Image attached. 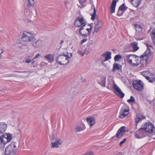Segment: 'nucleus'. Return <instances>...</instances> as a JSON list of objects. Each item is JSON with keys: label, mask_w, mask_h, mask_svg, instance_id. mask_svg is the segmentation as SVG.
<instances>
[{"label": "nucleus", "mask_w": 155, "mask_h": 155, "mask_svg": "<svg viewBox=\"0 0 155 155\" xmlns=\"http://www.w3.org/2000/svg\"><path fill=\"white\" fill-rule=\"evenodd\" d=\"M146 132L143 127L139 129L135 133V135L136 138L140 139L143 138L145 136Z\"/></svg>", "instance_id": "nucleus-9"}, {"label": "nucleus", "mask_w": 155, "mask_h": 155, "mask_svg": "<svg viewBox=\"0 0 155 155\" xmlns=\"http://www.w3.org/2000/svg\"><path fill=\"white\" fill-rule=\"evenodd\" d=\"M44 58L50 62H52L54 61V57L51 54L46 55L44 56Z\"/></svg>", "instance_id": "nucleus-30"}, {"label": "nucleus", "mask_w": 155, "mask_h": 155, "mask_svg": "<svg viewBox=\"0 0 155 155\" xmlns=\"http://www.w3.org/2000/svg\"><path fill=\"white\" fill-rule=\"evenodd\" d=\"M115 137V136H113V137H112V138H114V137Z\"/></svg>", "instance_id": "nucleus-58"}, {"label": "nucleus", "mask_w": 155, "mask_h": 155, "mask_svg": "<svg viewBox=\"0 0 155 155\" xmlns=\"http://www.w3.org/2000/svg\"><path fill=\"white\" fill-rule=\"evenodd\" d=\"M62 143V141L61 140L56 139L54 142L51 143V148H58L59 147V145L61 144Z\"/></svg>", "instance_id": "nucleus-18"}, {"label": "nucleus", "mask_w": 155, "mask_h": 155, "mask_svg": "<svg viewBox=\"0 0 155 155\" xmlns=\"http://www.w3.org/2000/svg\"><path fill=\"white\" fill-rule=\"evenodd\" d=\"M139 59H138V60H137V59H134V60H135V61H138V60H139Z\"/></svg>", "instance_id": "nucleus-57"}, {"label": "nucleus", "mask_w": 155, "mask_h": 155, "mask_svg": "<svg viewBox=\"0 0 155 155\" xmlns=\"http://www.w3.org/2000/svg\"><path fill=\"white\" fill-rule=\"evenodd\" d=\"M17 76L15 74H11L9 75V77H16Z\"/></svg>", "instance_id": "nucleus-54"}, {"label": "nucleus", "mask_w": 155, "mask_h": 155, "mask_svg": "<svg viewBox=\"0 0 155 155\" xmlns=\"http://www.w3.org/2000/svg\"><path fill=\"white\" fill-rule=\"evenodd\" d=\"M147 48L148 49V50L146 51L145 52H147V54L149 52L150 53V52H151L150 51V48H152V46L150 45H148L147 44Z\"/></svg>", "instance_id": "nucleus-40"}, {"label": "nucleus", "mask_w": 155, "mask_h": 155, "mask_svg": "<svg viewBox=\"0 0 155 155\" xmlns=\"http://www.w3.org/2000/svg\"><path fill=\"white\" fill-rule=\"evenodd\" d=\"M150 35L153 44L155 45V27L154 28L150 33Z\"/></svg>", "instance_id": "nucleus-29"}, {"label": "nucleus", "mask_w": 155, "mask_h": 155, "mask_svg": "<svg viewBox=\"0 0 155 155\" xmlns=\"http://www.w3.org/2000/svg\"><path fill=\"white\" fill-rule=\"evenodd\" d=\"M14 72H18L19 73H24L26 71H14Z\"/></svg>", "instance_id": "nucleus-53"}, {"label": "nucleus", "mask_w": 155, "mask_h": 155, "mask_svg": "<svg viewBox=\"0 0 155 155\" xmlns=\"http://www.w3.org/2000/svg\"><path fill=\"white\" fill-rule=\"evenodd\" d=\"M29 56H27L25 58V62L26 63H29L31 62V60L29 58Z\"/></svg>", "instance_id": "nucleus-42"}, {"label": "nucleus", "mask_w": 155, "mask_h": 155, "mask_svg": "<svg viewBox=\"0 0 155 155\" xmlns=\"http://www.w3.org/2000/svg\"><path fill=\"white\" fill-rule=\"evenodd\" d=\"M27 49H28V47L27 46Z\"/></svg>", "instance_id": "nucleus-64"}, {"label": "nucleus", "mask_w": 155, "mask_h": 155, "mask_svg": "<svg viewBox=\"0 0 155 155\" xmlns=\"http://www.w3.org/2000/svg\"><path fill=\"white\" fill-rule=\"evenodd\" d=\"M67 58L63 56V54L59 55L57 58L56 61L61 65L68 64L69 63V61H67Z\"/></svg>", "instance_id": "nucleus-6"}, {"label": "nucleus", "mask_w": 155, "mask_h": 155, "mask_svg": "<svg viewBox=\"0 0 155 155\" xmlns=\"http://www.w3.org/2000/svg\"><path fill=\"white\" fill-rule=\"evenodd\" d=\"M122 58L121 56L119 54L116 55L114 57V60L115 61H118Z\"/></svg>", "instance_id": "nucleus-37"}, {"label": "nucleus", "mask_w": 155, "mask_h": 155, "mask_svg": "<svg viewBox=\"0 0 155 155\" xmlns=\"http://www.w3.org/2000/svg\"><path fill=\"white\" fill-rule=\"evenodd\" d=\"M126 140H127V139L126 138L124 139L123 140L120 142V144H119V145L120 146H121L122 145V144L123 143H124L126 141Z\"/></svg>", "instance_id": "nucleus-44"}, {"label": "nucleus", "mask_w": 155, "mask_h": 155, "mask_svg": "<svg viewBox=\"0 0 155 155\" xmlns=\"http://www.w3.org/2000/svg\"><path fill=\"white\" fill-rule=\"evenodd\" d=\"M137 42H134L130 43V46L133 48V51H135L137 50L139 48L137 46Z\"/></svg>", "instance_id": "nucleus-27"}, {"label": "nucleus", "mask_w": 155, "mask_h": 155, "mask_svg": "<svg viewBox=\"0 0 155 155\" xmlns=\"http://www.w3.org/2000/svg\"><path fill=\"white\" fill-rule=\"evenodd\" d=\"M129 114V110L125 109L124 107H123L120 111V118H124Z\"/></svg>", "instance_id": "nucleus-15"}, {"label": "nucleus", "mask_w": 155, "mask_h": 155, "mask_svg": "<svg viewBox=\"0 0 155 155\" xmlns=\"http://www.w3.org/2000/svg\"><path fill=\"white\" fill-rule=\"evenodd\" d=\"M87 41V39L86 38L84 39L81 42H80L81 44L82 45L84 43L86 42Z\"/></svg>", "instance_id": "nucleus-46"}, {"label": "nucleus", "mask_w": 155, "mask_h": 155, "mask_svg": "<svg viewBox=\"0 0 155 155\" xmlns=\"http://www.w3.org/2000/svg\"><path fill=\"white\" fill-rule=\"evenodd\" d=\"M106 78L102 77L98 81V83L100 84L102 86L105 87L106 86Z\"/></svg>", "instance_id": "nucleus-31"}, {"label": "nucleus", "mask_w": 155, "mask_h": 155, "mask_svg": "<svg viewBox=\"0 0 155 155\" xmlns=\"http://www.w3.org/2000/svg\"><path fill=\"white\" fill-rule=\"evenodd\" d=\"M91 50V49L90 48V47L88 46L84 50V52H82L81 51H78V53L81 54L82 56H83L85 54H87L89 53Z\"/></svg>", "instance_id": "nucleus-24"}, {"label": "nucleus", "mask_w": 155, "mask_h": 155, "mask_svg": "<svg viewBox=\"0 0 155 155\" xmlns=\"http://www.w3.org/2000/svg\"><path fill=\"white\" fill-rule=\"evenodd\" d=\"M2 140L3 143V145H4L8 142H10L12 139V135L7 133H5L4 134H2Z\"/></svg>", "instance_id": "nucleus-10"}, {"label": "nucleus", "mask_w": 155, "mask_h": 155, "mask_svg": "<svg viewBox=\"0 0 155 155\" xmlns=\"http://www.w3.org/2000/svg\"><path fill=\"white\" fill-rule=\"evenodd\" d=\"M151 56V52H149L147 54V52H145L143 54L140 56V58L141 60H139L140 63H134V64L137 66L138 68H142L145 67L147 65V62L148 60Z\"/></svg>", "instance_id": "nucleus-2"}, {"label": "nucleus", "mask_w": 155, "mask_h": 155, "mask_svg": "<svg viewBox=\"0 0 155 155\" xmlns=\"http://www.w3.org/2000/svg\"><path fill=\"white\" fill-rule=\"evenodd\" d=\"M149 73V72L147 71H143L141 73V74L144 76L146 79L147 80V77H148V76H147V75Z\"/></svg>", "instance_id": "nucleus-35"}, {"label": "nucleus", "mask_w": 155, "mask_h": 155, "mask_svg": "<svg viewBox=\"0 0 155 155\" xmlns=\"http://www.w3.org/2000/svg\"><path fill=\"white\" fill-rule=\"evenodd\" d=\"M141 0H131L130 3L134 7L137 8L141 3Z\"/></svg>", "instance_id": "nucleus-21"}, {"label": "nucleus", "mask_w": 155, "mask_h": 155, "mask_svg": "<svg viewBox=\"0 0 155 155\" xmlns=\"http://www.w3.org/2000/svg\"><path fill=\"white\" fill-rule=\"evenodd\" d=\"M145 118L146 117L145 116L140 114L137 115L135 118L136 129L137 128V126L138 123Z\"/></svg>", "instance_id": "nucleus-14"}, {"label": "nucleus", "mask_w": 155, "mask_h": 155, "mask_svg": "<svg viewBox=\"0 0 155 155\" xmlns=\"http://www.w3.org/2000/svg\"><path fill=\"white\" fill-rule=\"evenodd\" d=\"M40 55V54H36L35 58L33 59V60H34L36 58L38 57Z\"/></svg>", "instance_id": "nucleus-49"}, {"label": "nucleus", "mask_w": 155, "mask_h": 155, "mask_svg": "<svg viewBox=\"0 0 155 155\" xmlns=\"http://www.w3.org/2000/svg\"><path fill=\"white\" fill-rule=\"evenodd\" d=\"M4 52V51L0 48V58H2V54Z\"/></svg>", "instance_id": "nucleus-50"}, {"label": "nucleus", "mask_w": 155, "mask_h": 155, "mask_svg": "<svg viewBox=\"0 0 155 155\" xmlns=\"http://www.w3.org/2000/svg\"><path fill=\"white\" fill-rule=\"evenodd\" d=\"M126 58L128 63L130 64H132V60L134 61V59H137V60H138L140 59L137 56L131 54L127 55Z\"/></svg>", "instance_id": "nucleus-16"}, {"label": "nucleus", "mask_w": 155, "mask_h": 155, "mask_svg": "<svg viewBox=\"0 0 155 155\" xmlns=\"http://www.w3.org/2000/svg\"><path fill=\"white\" fill-rule=\"evenodd\" d=\"M27 20H26L25 21V22H27Z\"/></svg>", "instance_id": "nucleus-62"}, {"label": "nucleus", "mask_w": 155, "mask_h": 155, "mask_svg": "<svg viewBox=\"0 0 155 155\" xmlns=\"http://www.w3.org/2000/svg\"><path fill=\"white\" fill-rule=\"evenodd\" d=\"M77 19L81 25H82V26L80 28V32L81 30H82L84 29V27H86V21L84 19L83 17H78L77 18Z\"/></svg>", "instance_id": "nucleus-17"}, {"label": "nucleus", "mask_w": 155, "mask_h": 155, "mask_svg": "<svg viewBox=\"0 0 155 155\" xmlns=\"http://www.w3.org/2000/svg\"><path fill=\"white\" fill-rule=\"evenodd\" d=\"M122 68V65L119 64L114 63L113 65V68L112 70V71L115 72L116 70H119Z\"/></svg>", "instance_id": "nucleus-23"}, {"label": "nucleus", "mask_w": 155, "mask_h": 155, "mask_svg": "<svg viewBox=\"0 0 155 155\" xmlns=\"http://www.w3.org/2000/svg\"><path fill=\"white\" fill-rule=\"evenodd\" d=\"M87 25H86V26L87 28H89V27H88L87 26Z\"/></svg>", "instance_id": "nucleus-61"}, {"label": "nucleus", "mask_w": 155, "mask_h": 155, "mask_svg": "<svg viewBox=\"0 0 155 155\" xmlns=\"http://www.w3.org/2000/svg\"><path fill=\"white\" fill-rule=\"evenodd\" d=\"M134 25L136 31V33L137 32L140 33L142 31V28L140 25L136 24H134Z\"/></svg>", "instance_id": "nucleus-28"}, {"label": "nucleus", "mask_w": 155, "mask_h": 155, "mask_svg": "<svg viewBox=\"0 0 155 155\" xmlns=\"http://www.w3.org/2000/svg\"><path fill=\"white\" fill-rule=\"evenodd\" d=\"M123 13L122 12V11H121L120 10H119L118 9L117 15L119 16H120L122 15Z\"/></svg>", "instance_id": "nucleus-43"}, {"label": "nucleus", "mask_w": 155, "mask_h": 155, "mask_svg": "<svg viewBox=\"0 0 155 155\" xmlns=\"http://www.w3.org/2000/svg\"><path fill=\"white\" fill-rule=\"evenodd\" d=\"M101 58V60H104L103 58Z\"/></svg>", "instance_id": "nucleus-59"}, {"label": "nucleus", "mask_w": 155, "mask_h": 155, "mask_svg": "<svg viewBox=\"0 0 155 155\" xmlns=\"http://www.w3.org/2000/svg\"><path fill=\"white\" fill-rule=\"evenodd\" d=\"M42 42L41 40H38L35 42H33L32 45L35 48H36L42 45Z\"/></svg>", "instance_id": "nucleus-26"}, {"label": "nucleus", "mask_w": 155, "mask_h": 155, "mask_svg": "<svg viewBox=\"0 0 155 155\" xmlns=\"http://www.w3.org/2000/svg\"><path fill=\"white\" fill-rule=\"evenodd\" d=\"M104 24L102 21L98 20L94 23V31H93V35H96L102 27Z\"/></svg>", "instance_id": "nucleus-4"}, {"label": "nucleus", "mask_w": 155, "mask_h": 155, "mask_svg": "<svg viewBox=\"0 0 155 155\" xmlns=\"http://www.w3.org/2000/svg\"><path fill=\"white\" fill-rule=\"evenodd\" d=\"M35 40L34 35L31 33L25 32L22 34V36L20 38L21 43L27 46V44L29 42L34 41Z\"/></svg>", "instance_id": "nucleus-1"}, {"label": "nucleus", "mask_w": 155, "mask_h": 155, "mask_svg": "<svg viewBox=\"0 0 155 155\" xmlns=\"http://www.w3.org/2000/svg\"><path fill=\"white\" fill-rule=\"evenodd\" d=\"M19 131H20V133L21 132H20V130H19Z\"/></svg>", "instance_id": "nucleus-63"}, {"label": "nucleus", "mask_w": 155, "mask_h": 155, "mask_svg": "<svg viewBox=\"0 0 155 155\" xmlns=\"http://www.w3.org/2000/svg\"><path fill=\"white\" fill-rule=\"evenodd\" d=\"M28 7L30 8L33 6L35 3L34 0H28Z\"/></svg>", "instance_id": "nucleus-32"}, {"label": "nucleus", "mask_w": 155, "mask_h": 155, "mask_svg": "<svg viewBox=\"0 0 155 155\" xmlns=\"http://www.w3.org/2000/svg\"><path fill=\"white\" fill-rule=\"evenodd\" d=\"M74 25L76 27H79L81 26V25L79 21L77 18H76L75 21L74 22Z\"/></svg>", "instance_id": "nucleus-36"}, {"label": "nucleus", "mask_w": 155, "mask_h": 155, "mask_svg": "<svg viewBox=\"0 0 155 155\" xmlns=\"http://www.w3.org/2000/svg\"><path fill=\"white\" fill-rule=\"evenodd\" d=\"M30 12V9L28 8H25V11L24 13L25 15H28Z\"/></svg>", "instance_id": "nucleus-41"}, {"label": "nucleus", "mask_w": 155, "mask_h": 155, "mask_svg": "<svg viewBox=\"0 0 155 155\" xmlns=\"http://www.w3.org/2000/svg\"><path fill=\"white\" fill-rule=\"evenodd\" d=\"M135 100L134 99V98L132 96H131L130 98L127 101L129 103L134 102H135Z\"/></svg>", "instance_id": "nucleus-39"}, {"label": "nucleus", "mask_w": 155, "mask_h": 155, "mask_svg": "<svg viewBox=\"0 0 155 155\" xmlns=\"http://www.w3.org/2000/svg\"><path fill=\"white\" fill-rule=\"evenodd\" d=\"M7 126L6 124L0 123V135L3 134L5 131Z\"/></svg>", "instance_id": "nucleus-20"}, {"label": "nucleus", "mask_w": 155, "mask_h": 155, "mask_svg": "<svg viewBox=\"0 0 155 155\" xmlns=\"http://www.w3.org/2000/svg\"><path fill=\"white\" fill-rule=\"evenodd\" d=\"M63 56H64V57H65L66 58H67V61L68 60H69V55L68 54H63Z\"/></svg>", "instance_id": "nucleus-48"}, {"label": "nucleus", "mask_w": 155, "mask_h": 155, "mask_svg": "<svg viewBox=\"0 0 155 155\" xmlns=\"http://www.w3.org/2000/svg\"><path fill=\"white\" fill-rule=\"evenodd\" d=\"M86 120L88 124L91 127L95 123V120L93 117H87Z\"/></svg>", "instance_id": "nucleus-25"}, {"label": "nucleus", "mask_w": 155, "mask_h": 155, "mask_svg": "<svg viewBox=\"0 0 155 155\" xmlns=\"http://www.w3.org/2000/svg\"><path fill=\"white\" fill-rule=\"evenodd\" d=\"M16 143L14 142L7 146L5 149V155H15L16 153Z\"/></svg>", "instance_id": "nucleus-3"}, {"label": "nucleus", "mask_w": 155, "mask_h": 155, "mask_svg": "<svg viewBox=\"0 0 155 155\" xmlns=\"http://www.w3.org/2000/svg\"><path fill=\"white\" fill-rule=\"evenodd\" d=\"M127 8H128L127 7L125 6V4L123 3L120 6L118 9L119 10L123 11L126 10Z\"/></svg>", "instance_id": "nucleus-33"}, {"label": "nucleus", "mask_w": 155, "mask_h": 155, "mask_svg": "<svg viewBox=\"0 0 155 155\" xmlns=\"http://www.w3.org/2000/svg\"><path fill=\"white\" fill-rule=\"evenodd\" d=\"M125 128L124 126L121 127L117 132L116 137L118 138L124 135L125 132Z\"/></svg>", "instance_id": "nucleus-13"}, {"label": "nucleus", "mask_w": 155, "mask_h": 155, "mask_svg": "<svg viewBox=\"0 0 155 155\" xmlns=\"http://www.w3.org/2000/svg\"><path fill=\"white\" fill-rule=\"evenodd\" d=\"M147 80L149 82L153 83L155 82V74L153 73H151L150 74V77H147Z\"/></svg>", "instance_id": "nucleus-22"}, {"label": "nucleus", "mask_w": 155, "mask_h": 155, "mask_svg": "<svg viewBox=\"0 0 155 155\" xmlns=\"http://www.w3.org/2000/svg\"><path fill=\"white\" fill-rule=\"evenodd\" d=\"M118 1L119 0H112L111 5L110 6V12L111 14L115 12L116 4Z\"/></svg>", "instance_id": "nucleus-19"}, {"label": "nucleus", "mask_w": 155, "mask_h": 155, "mask_svg": "<svg viewBox=\"0 0 155 155\" xmlns=\"http://www.w3.org/2000/svg\"><path fill=\"white\" fill-rule=\"evenodd\" d=\"M54 134H52L51 136L50 137L51 140H53L54 139Z\"/></svg>", "instance_id": "nucleus-52"}, {"label": "nucleus", "mask_w": 155, "mask_h": 155, "mask_svg": "<svg viewBox=\"0 0 155 155\" xmlns=\"http://www.w3.org/2000/svg\"><path fill=\"white\" fill-rule=\"evenodd\" d=\"M83 155H94V153L92 151H89Z\"/></svg>", "instance_id": "nucleus-45"}, {"label": "nucleus", "mask_w": 155, "mask_h": 155, "mask_svg": "<svg viewBox=\"0 0 155 155\" xmlns=\"http://www.w3.org/2000/svg\"><path fill=\"white\" fill-rule=\"evenodd\" d=\"M64 42V41L63 40H61V43H60V44L61 45L62 44H63V43Z\"/></svg>", "instance_id": "nucleus-55"}, {"label": "nucleus", "mask_w": 155, "mask_h": 155, "mask_svg": "<svg viewBox=\"0 0 155 155\" xmlns=\"http://www.w3.org/2000/svg\"><path fill=\"white\" fill-rule=\"evenodd\" d=\"M101 56L105 58L104 60H101V58H100L99 61H101L103 63L105 61L108 60V59H110L111 58V52L107 51L104 53Z\"/></svg>", "instance_id": "nucleus-12"}, {"label": "nucleus", "mask_w": 155, "mask_h": 155, "mask_svg": "<svg viewBox=\"0 0 155 155\" xmlns=\"http://www.w3.org/2000/svg\"><path fill=\"white\" fill-rule=\"evenodd\" d=\"M113 88L115 90L114 93L117 96L121 98H123L124 96V94L121 90L117 86L114 84V85Z\"/></svg>", "instance_id": "nucleus-11"}, {"label": "nucleus", "mask_w": 155, "mask_h": 155, "mask_svg": "<svg viewBox=\"0 0 155 155\" xmlns=\"http://www.w3.org/2000/svg\"><path fill=\"white\" fill-rule=\"evenodd\" d=\"M92 25L93 24L91 23L87 24V26L89 27V28H87L86 26V27H84V29H86V31H87V33L84 34V33H82L81 30L80 32V30H79V33H80V35H81L82 37L84 38L88 36L89 35H90L91 31H92Z\"/></svg>", "instance_id": "nucleus-8"}, {"label": "nucleus", "mask_w": 155, "mask_h": 155, "mask_svg": "<svg viewBox=\"0 0 155 155\" xmlns=\"http://www.w3.org/2000/svg\"><path fill=\"white\" fill-rule=\"evenodd\" d=\"M28 22H30V20H28Z\"/></svg>", "instance_id": "nucleus-60"}, {"label": "nucleus", "mask_w": 155, "mask_h": 155, "mask_svg": "<svg viewBox=\"0 0 155 155\" xmlns=\"http://www.w3.org/2000/svg\"><path fill=\"white\" fill-rule=\"evenodd\" d=\"M143 128L147 133L150 134H152L155 130V128L153 124L151 122H147L143 126Z\"/></svg>", "instance_id": "nucleus-5"}, {"label": "nucleus", "mask_w": 155, "mask_h": 155, "mask_svg": "<svg viewBox=\"0 0 155 155\" xmlns=\"http://www.w3.org/2000/svg\"><path fill=\"white\" fill-rule=\"evenodd\" d=\"M96 9L95 7H94V12L93 14H91V19L92 20H94L95 18V16L96 15Z\"/></svg>", "instance_id": "nucleus-34"}, {"label": "nucleus", "mask_w": 155, "mask_h": 155, "mask_svg": "<svg viewBox=\"0 0 155 155\" xmlns=\"http://www.w3.org/2000/svg\"><path fill=\"white\" fill-rule=\"evenodd\" d=\"M132 85L134 88L137 91H140L143 88V84L140 80L134 81Z\"/></svg>", "instance_id": "nucleus-7"}, {"label": "nucleus", "mask_w": 155, "mask_h": 155, "mask_svg": "<svg viewBox=\"0 0 155 155\" xmlns=\"http://www.w3.org/2000/svg\"><path fill=\"white\" fill-rule=\"evenodd\" d=\"M86 0H79V2L80 4L82 5V3L84 2Z\"/></svg>", "instance_id": "nucleus-51"}, {"label": "nucleus", "mask_w": 155, "mask_h": 155, "mask_svg": "<svg viewBox=\"0 0 155 155\" xmlns=\"http://www.w3.org/2000/svg\"><path fill=\"white\" fill-rule=\"evenodd\" d=\"M83 129L82 127H80L79 126H77L75 129V131L76 132H78L80 131L83 130Z\"/></svg>", "instance_id": "nucleus-38"}, {"label": "nucleus", "mask_w": 155, "mask_h": 155, "mask_svg": "<svg viewBox=\"0 0 155 155\" xmlns=\"http://www.w3.org/2000/svg\"><path fill=\"white\" fill-rule=\"evenodd\" d=\"M32 62V64H34V61H33V60H32V61H31Z\"/></svg>", "instance_id": "nucleus-56"}, {"label": "nucleus", "mask_w": 155, "mask_h": 155, "mask_svg": "<svg viewBox=\"0 0 155 155\" xmlns=\"http://www.w3.org/2000/svg\"><path fill=\"white\" fill-rule=\"evenodd\" d=\"M2 140V136L0 135V146L2 144H3V142Z\"/></svg>", "instance_id": "nucleus-47"}]
</instances>
